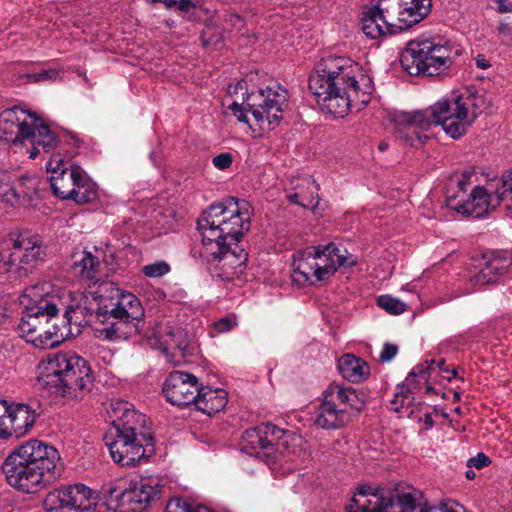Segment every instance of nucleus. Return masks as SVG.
<instances>
[{
    "instance_id": "22",
    "label": "nucleus",
    "mask_w": 512,
    "mask_h": 512,
    "mask_svg": "<svg viewBox=\"0 0 512 512\" xmlns=\"http://www.w3.org/2000/svg\"><path fill=\"white\" fill-rule=\"evenodd\" d=\"M393 504L394 499L389 490L363 484L354 494L346 510L347 512H386Z\"/></svg>"
},
{
    "instance_id": "31",
    "label": "nucleus",
    "mask_w": 512,
    "mask_h": 512,
    "mask_svg": "<svg viewBox=\"0 0 512 512\" xmlns=\"http://www.w3.org/2000/svg\"><path fill=\"white\" fill-rule=\"evenodd\" d=\"M63 324L59 326L57 323H53L51 327L44 328L33 339L32 344L40 349H49L58 346L65 338H67L71 331V325L68 324L67 320L63 317Z\"/></svg>"
},
{
    "instance_id": "6",
    "label": "nucleus",
    "mask_w": 512,
    "mask_h": 512,
    "mask_svg": "<svg viewBox=\"0 0 512 512\" xmlns=\"http://www.w3.org/2000/svg\"><path fill=\"white\" fill-rule=\"evenodd\" d=\"M112 427L104 436L111 458L122 466H135L154 453V438L144 426L145 416L127 401L111 403L108 410Z\"/></svg>"
},
{
    "instance_id": "17",
    "label": "nucleus",
    "mask_w": 512,
    "mask_h": 512,
    "mask_svg": "<svg viewBox=\"0 0 512 512\" xmlns=\"http://www.w3.org/2000/svg\"><path fill=\"white\" fill-rule=\"evenodd\" d=\"M106 496L118 506L129 504L148 505L159 497L161 492L160 479L157 476H134L118 478L104 487Z\"/></svg>"
},
{
    "instance_id": "25",
    "label": "nucleus",
    "mask_w": 512,
    "mask_h": 512,
    "mask_svg": "<svg viewBox=\"0 0 512 512\" xmlns=\"http://www.w3.org/2000/svg\"><path fill=\"white\" fill-rule=\"evenodd\" d=\"M228 403V393L221 388H212L199 384V395L194 407L209 416L223 410Z\"/></svg>"
},
{
    "instance_id": "52",
    "label": "nucleus",
    "mask_w": 512,
    "mask_h": 512,
    "mask_svg": "<svg viewBox=\"0 0 512 512\" xmlns=\"http://www.w3.org/2000/svg\"><path fill=\"white\" fill-rule=\"evenodd\" d=\"M388 147H389V146H388V143H386V142H381V143H379V145H378V149H379L381 152L386 151V150L388 149Z\"/></svg>"
},
{
    "instance_id": "54",
    "label": "nucleus",
    "mask_w": 512,
    "mask_h": 512,
    "mask_svg": "<svg viewBox=\"0 0 512 512\" xmlns=\"http://www.w3.org/2000/svg\"><path fill=\"white\" fill-rule=\"evenodd\" d=\"M325 59L328 60V61H335V60H338V59H342V57L336 56V55H330V56H328Z\"/></svg>"
},
{
    "instance_id": "3",
    "label": "nucleus",
    "mask_w": 512,
    "mask_h": 512,
    "mask_svg": "<svg viewBox=\"0 0 512 512\" xmlns=\"http://www.w3.org/2000/svg\"><path fill=\"white\" fill-rule=\"evenodd\" d=\"M490 105L484 93L467 87L459 95L440 99L425 110L399 113L395 135L404 145L419 148L428 139L426 132L439 125L452 139H459Z\"/></svg>"
},
{
    "instance_id": "39",
    "label": "nucleus",
    "mask_w": 512,
    "mask_h": 512,
    "mask_svg": "<svg viewBox=\"0 0 512 512\" xmlns=\"http://www.w3.org/2000/svg\"><path fill=\"white\" fill-rule=\"evenodd\" d=\"M0 199L11 206L19 202L20 196L13 184L10 182H0Z\"/></svg>"
},
{
    "instance_id": "11",
    "label": "nucleus",
    "mask_w": 512,
    "mask_h": 512,
    "mask_svg": "<svg viewBox=\"0 0 512 512\" xmlns=\"http://www.w3.org/2000/svg\"><path fill=\"white\" fill-rule=\"evenodd\" d=\"M300 442V437L289 430L271 423H261L245 430L242 435V450L263 457L268 465L273 468L283 467L285 473H288L299 465L302 450L297 445Z\"/></svg>"
},
{
    "instance_id": "32",
    "label": "nucleus",
    "mask_w": 512,
    "mask_h": 512,
    "mask_svg": "<svg viewBox=\"0 0 512 512\" xmlns=\"http://www.w3.org/2000/svg\"><path fill=\"white\" fill-rule=\"evenodd\" d=\"M101 262L99 258L88 250L81 251L75 256L72 264L73 273L80 279L96 281Z\"/></svg>"
},
{
    "instance_id": "46",
    "label": "nucleus",
    "mask_w": 512,
    "mask_h": 512,
    "mask_svg": "<svg viewBox=\"0 0 512 512\" xmlns=\"http://www.w3.org/2000/svg\"><path fill=\"white\" fill-rule=\"evenodd\" d=\"M419 420L424 422L427 430L432 429L434 426L432 412H430L429 410H426L423 413V416L419 418Z\"/></svg>"
},
{
    "instance_id": "7",
    "label": "nucleus",
    "mask_w": 512,
    "mask_h": 512,
    "mask_svg": "<svg viewBox=\"0 0 512 512\" xmlns=\"http://www.w3.org/2000/svg\"><path fill=\"white\" fill-rule=\"evenodd\" d=\"M470 176L463 174L456 179V190H448L446 206L462 216L483 218L490 210L503 206L512 213V168L495 184L477 185L468 191Z\"/></svg>"
},
{
    "instance_id": "4",
    "label": "nucleus",
    "mask_w": 512,
    "mask_h": 512,
    "mask_svg": "<svg viewBox=\"0 0 512 512\" xmlns=\"http://www.w3.org/2000/svg\"><path fill=\"white\" fill-rule=\"evenodd\" d=\"M58 450L38 439L14 448L1 469L7 483L26 494H35L55 482L61 475Z\"/></svg>"
},
{
    "instance_id": "16",
    "label": "nucleus",
    "mask_w": 512,
    "mask_h": 512,
    "mask_svg": "<svg viewBox=\"0 0 512 512\" xmlns=\"http://www.w3.org/2000/svg\"><path fill=\"white\" fill-rule=\"evenodd\" d=\"M436 370L449 374L447 380L451 381L452 378L457 376L455 368L449 370L446 368L444 359L425 361L416 365L408 374L404 382L397 386L393 399L391 400L390 409L401 412L403 409L409 413H413L410 409L414 403L416 396L425 388L427 393L433 391L432 386L429 384L432 373Z\"/></svg>"
},
{
    "instance_id": "2",
    "label": "nucleus",
    "mask_w": 512,
    "mask_h": 512,
    "mask_svg": "<svg viewBox=\"0 0 512 512\" xmlns=\"http://www.w3.org/2000/svg\"><path fill=\"white\" fill-rule=\"evenodd\" d=\"M250 223V206L245 200L231 197L211 204L197 220L200 240L191 247V257L205 265L212 277L233 280L243 272L248 260L239 242Z\"/></svg>"
},
{
    "instance_id": "41",
    "label": "nucleus",
    "mask_w": 512,
    "mask_h": 512,
    "mask_svg": "<svg viewBox=\"0 0 512 512\" xmlns=\"http://www.w3.org/2000/svg\"><path fill=\"white\" fill-rule=\"evenodd\" d=\"M235 326H237L236 316L230 314L215 321L212 325V330L216 333H225L232 330Z\"/></svg>"
},
{
    "instance_id": "19",
    "label": "nucleus",
    "mask_w": 512,
    "mask_h": 512,
    "mask_svg": "<svg viewBox=\"0 0 512 512\" xmlns=\"http://www.w3.org/2000/svg\"><path fill=\"white\" fill-rule=\"evenodd\" d=\"M97 505V493L82 483H76L50 491L44 501L46 512H55L63 508L77 511H89Z\"/></svg>"
},
{
    "instance_id": "50",
    "label": "nucleus",
    "mask_w": 512,
    "mask_h": 512,
    "mask_svg": "<svg viewBox=\"0 0 512 512\" xmlns=\"http://www.w3.org/2000/svg\"><path fill=\"white\" fill-rule=\"evenodd\" d=\"M465 476H466V478H467V479H469V480H473V479H475L476 474H475V472H474L473 470H471V468H469V469L466 471Z\"/></svg>"
},
{
    "instance_id": "12",
    "label": "nucleus",
    "mask_w": 512,
    "mask_h": 512,
    "mask_svg": "<svg viewBox=\"0 0 512 512\" xmlns=\"http://www.w3.org/2000/svg\"><path fill=\"white\" fill-rule=\"evenodd\" d=\"M357 256L335 243L318 245L293 254L291 278L299 287L330 278L339 267H353Z\"/></svg>"
},
{
    "instance_id": "33",
    "label": "nucleus",
    "mask_w": 512,
    "mask_h": 512,
    "mask_svg": "<svg viewBox=\"0 0 512 512\" xmlns=\"http://www.w3.org/2000/svg\"><path fill=\"white\" fill-rule=\"evenodd\" d=\"M99 198L97 184L82 170L70 200L77 204H87L96 201Z\"/></svg>"
},
{
    "instance_id": "24",
    "label": "nucleus",
    "mask_w": 512,
    "mask_h": 512,
    "mask_svg": "<svg viewBox=\"0 0 512 512\" xmlns=\"http://www.w3.org/2000/svg\"><path fill=\"white\" fill-rule=\"evenodd\" d=\"M22 78L29 83H51L56 80L73 79L83 83L88 82L86 72L77 66H60L59 68L50 67L41 72L26 73Z\"/></svg>"
},
{
    "instance_id": "57",
    "label": "nucleus",
    "mask_w": 512,
    "mask_h": 512,
    "mask_svg": "<svg viewBox=\"0 0 512 512\" xmlns=\"http://www.w3.org/2000/svg\"><path fill=\"white\" fill-rule=\"evenodd\" d=\"M480 68H487L488 66L486 65H483V66H479Z\"/></svg>"
},
{
    "instance_id": "26",
    "label": "nucleus",
    "mask_w": 512,
    "mask_h": 512,
    "mask_svg": "<svg viewBox=\"0 0 512 512\" xmlns=\"http://www.w3.org/2000/svg\"><path fill=\"white\" fill-rule=\"evenodd\" d=\"M162 338L161 350L169 363L177 365L179 360L174 359L175 357L184 358L192 353L186 333L182 329L168 330Z\"/></svg>"
},
{
    "instance_id": "30",
    "label": "nucleus",
    "mask_w": 512,
    "mask_h": 512,
    "mask_svg": "<svg viewBox=\"0 0 512 512\" xmlns=\"http://www.w3.org/2000/svg\"><path fill=\"white\" fill-rule=\"evenodd\" d=\"M512 278V262L494 259L485 264L476 276L479 284H497Z\"/></svg>"
},
{
    "instance_id": "9",
    "label": "nucleus",
    "mask_w": 512,
    "mask_h": 512,
    "mask_svg": "<svg viewBox=\"0 0 512 512\" xmlns=\"http://www.w3.org/2000/svg\"><path fill=\"white\" fill-rule=\"evenodd\" d=\"M432 0H372L362 16L363 32L376 39L412 27L430 13Z\"/></svg>"
},
{
    "instance_id": "23",
    "label": "nucleus",
    "mask_w": 512,
    "mask_h": 512,
    "mask_svg": "<svg viewBox=\"0 0 512 512\" xmlns=\"http://www.w3.org/2000/svg\"><path fill=\"white\" fill-rule=\"evenodd\" d=\"M12 418L15 438L26 435L41 415V405L37 401L30 403H13L8 405Z\"/></svg>"
},
{
    "instance_id": "29",
    "label": "nucleus",
    "mask_w": 512,
    "mask_h": 512,
    "mask_svg": "<svg viewBox=\"0 0 512 512\" xmlns=\"http://www.w3.org/2000/svg\"><path fill=\"white\" fill-rule=\"evenodd\" d=\"M338 371L341 376L351 383H359L370 374V367L366 361L353 355L344 354L338 360Z\"/></svg>"
},
{
    "instance_id": "47",
    "label": "nucleus",
    "mask_w": 512,
    "mask_h": 512,
    "mask_svg": "<svg viewBox=\"0 0 512 512\" xmlns=\"http://www.w3.org/2000/svg\"><path fill=\"white\" fill-rule=\"evenodd\" d=\"M174 6H177L181 11L188 12L194 7V4L192 0H176Z\"/></svg>"
},
{
    "instance_id": "35",
    "label": "nucleus",
    "mask_w": 512,
    "mask_h": 512,
    "mask_svg": "<svg viewBox=\"0 0 512 512\" xmlns=\"http://www.w3.org/2000/svg\"><path fill=\"white\" fill-rule=\"evenodd\" d=\"M410 76L442 78L448 75L449 66H401Z\"/></svg>"
},
{
    "instance_id": "51",
    "label": "nucleus",
    "mask_w": 512,
    "mask_h": 512,
    "mask_svg": "<svg viewBox=\"0 0 512 512\" xmlns=\"http://www.w3.org/2000/svg\"><path fill=\"white\" fill-rule=\"evenodd\" d=\"M7 407H8L7 401L6 400H0V414L2 412H7Z\"/></svg>"
},
{
    "instance_id": "21",
    "label": "nucleus",
    "mask_w": 512,
    "mask_h": 512,
    "mask_svg": "<svg viewBox=\"0 0 512 512\" xmlns=\"http://www.w3.org/2000/svg\"><path fill=\"white\" fill-rule=\"evenodd\" d=\"M46 169L50 173L49 181L53 194L61 200H70L83 169L78 165L68 167V163L59 152L51 154Z\"/></svg>"
},
{
    "instance_id": "40",
    "label": "nucleus",
    "mask_w": 512,
    "mask_h": 512,
    "mask_svg": "<svg viewBox=\"0 0 512 512\" xmlns=\"http://www.w3.org/2000/svg\"><path fill=\"white\" fill-rule=\"evenodd\" d=\"M15 437L14 426L10 411L0 414V439H9Z\"/></svg>"
},
{
    "instance_id": "8",
    "label": "nucleus",
    "mask_w": 512,
    "mask_h": 512,
    "mask_svg": "<svg viewBox=\"0 0 512 512\" xmlns=\"http://www.w3.org/2000/svg\"><path fill=\"white\" fill-rule=\"evenodd\" d=\"M40 368L39 385L57 396L81 399L93 385L88 362L71 352L49 355Z\"/></svg>"
},
{
    "instance_id": "49",
    "label": "nucleus",
    "mask_w": 512,
    "mask_h": 512,
    "mask_svg": "<svg viewBox=\"0 0 512 512\" xmlns=\"http://www.w3.org/2000/svg\"><path fill=\"white\" fill-rule=\"evenodd\" d=\"M149 3L151 4H154V3H163L165 6L167 7H172L175 5V2L176 0H147Z\"/></svg>"
},
{
    "instance_id": "27",
    "label": "nucleus",
    "mask_w": 512,
    "mask_h": 512,
    "mask_svg": "<svg viewBox=\"0 0 512 512\" xmlns=\"http://www.w3.org/2000/svg\"><path fill=\"white\" fill-rule=\"evenodd\" d=\"M287 200L290 203L301 206L304 209H313L318 203V185L312 177L298 179L292 191L287 192Z\"/></svg>"
},
{
    "instance_id": "14",
    "label": "nucleus",
    "mask_w": 512,
    "mask_h": 512,
    "mask_svg": "<svg viewBox=\"0 0 512 512\" xmlns=\"http://www.w3.org/2000/svg\"><path fill=\"white\" fill-rule=\"evenodd\" d=\"M46 257L42 237L29 230L12 232L0 241V274L26 275Z\"/></svg>"
},
{
    "instance_id": "10",
    "label": "nucleus",
    "mask_w": 512,
    "mask_h": 512,
    "mask_svg": "<svg viewBox=\"0 0 512 512\" xmlns=\"http://www.w3.org/2000/svg\"><path fill=\"white\" fill-rule=\"evenodd\" d=\"M0 140L30 147V159H35L41 152L51 153L55 149L60 151L63 144V138L41 118L18 106L0 113Z\"/></svg>"
},
{
    "instance_id": "36",
    "label": "nucleus",
    "mask_w": 512,
    "mask_h": 512,
    "mask_svg": "<svg viewBox=\"0 0 512 512\" xmlns=\"http://www.w3.org/2000/svg\"><path fill=\"white\" fill-rule=\"evenodd\" d=\"M377 305L386 312L394 315L401 314L406 311L405 302L390 295H381L377 299Z\"/></svg>"
},
{
    "instance_id": "15",
    "label": "nucleus",
    "mask_w": 512,
    "mask_h": 512,
    "mask_svg": "<svg viewBox=\"0 0 512 512\" xmlns=\"http://www.w3.org/2000/svg\"><path fill=\"white\" fill-rule=\"evenodd\" d=\"M359 409L355 389L339 383H331L322 393L315 424L322 429L341 428L349 421L352 412Z\"/></svg>"
},
{
    "instance_id": "13",
    "label": "nucleus",
    "mask_w": 512,
    "mask_h": 512,
    "mask_svg": "<svg viewBox=\"0 0 512 512\" xmlns=\"http://www.w3.org/2000/svg\"><path fill=\"white\" fill-rule=\"evenodd\" d=\"M288 104V91L279 83L268 85L252 94L246 103L247 110L241 104L233 101L227 109L241 123L248 124V112L251 113L255 123L263 131L273 130L283 118V111Z\"/></svg>"
},
{
    "instance_id": "55",
    "label": "nucleus",
    "mask_w": 512,
    "mask_h": 512,
    "mask_svg": "<svg viewBox=\"0 0 512 512\" xmlns=\"http://www.w3.org/2000/svg\"><path fill=\"white\" fill-rule=\"evenodd\" d=\"M475 78H476V79H479V80H483V79H485V76H484V75H482V74H476V75H475Z\"/></svg>"
},
{
    "instance_id": "37",
    "label": "nucleus",
    "mask_w": 512,
    "mask_h": 512,
    "mask_svg": "<svg viewBox=\"0 0 512 512\" xmlns=\"http://www.w3.org/2000/svg\"><path fill=\"white\" fill-rule=\"evenodd\" d=\"M171 271L170 264L165 260H157L144 265L141 272L148 278H160Z\"/></svg>"
},
{
    "instance_id": "42",
    "label": "nucleus",
    "mask_w": 512,
    "mask_h": 512,
    "mask_svg": "<svg viewBox=\"0 0 512 512\" xmlns=\"http://www.w3.org/2000/svg\"><path fill=\"white\" fill-rule=\"evenodd\" d=\"M234 157L230 152H222L212 158L213 166L221 171L227 170L233 163Z\"/></svg>"
},
{
    "instance_id": "18",
    "label": "nucleus",
    "mask_w": 512,
    "mask_h": 512,
    "mask_svg": "<svg viewBox=\"0 0 512 512\" xmlns=\"http://www.w3.org/2000/svg\"><path fill=\"white\" fill-rule=\"evenodd\" d=\"M462 48L449 42L438 44L431 39L411 40L400 54L401 64H427L428 60L436 64L454 63L462 55Z\"/></svg>"
},
{
    "instance_id": "43",
    "label": "nucleus",
    "mask_w": 512,
    "mask_h": 512,
    "mask_svg": "<svg viewBox=\"0 0 512 512\" xmlns=\"http://www.w3.org/2000/svg\"><path fill=\"white\" fill-rule=\"evenodd\" d=\"M491 463L490 458L483 452L477 453L476 456L471 457L467 461V467L468 468H476V469H482L484 467H487Z\"/></svg>"
},
{
    "instance_id": "38",
    "label": "nucleus",
    "mask_w": 512,
    "mask_h": 512,
    "mask_svg": "<svg viewBox=\"0 0 512 512\" xmlns=\"http://www.w3.org/2000/svg\"><path fill=\"white\" fill-rule=\"evenodd\" d=\"M166 512H213L201 505H190L183 499H172L166 506Z\"/></svg>"
},
{
    "instance_id": "56",
    "label": "nucleus",
    "mask_w": 512,
    "mask_h": 512,
    "mask_svg": "<svg viewBox=\"0 0 512 512\" xmlns=\"http://www.w3.org/2000/svg\"><path fill=\"white\" fill-rule=\"evenodd\" d=\"M501 11H508V9L506 8V6H503V8L501 9Z\"/></svg>"
},
{
    "instance_id": "45",
    "label": "nucleus",
    "mask_w": 512,
    "mask_h": 512,
    "mask_svg": "<svg viewBox=\"0 0 512 512\" xmlns=\"http://www.w3.org/2000/svg\"><path fill=\"white\" fill-rule=\"evenodd\" d=\"M419 287H420L419 281H412V282L402 286L401 290L411 293L416 298V300H419Z\"/></svg>"
},
{
    "instance_id": "1",
    "label": "nucleus",
    "mask_w": 512,
    "mask_h": 512,
    "mask_svg": "<svg viewBox=\"0 0 512 512\" xmlns=\"http://www.w3.org/2000/svg\"><path fill=\"white\" fill-rule=\"evenodd\" d=\"M74 302V293L48 282L27 287L21 296L24 310L17 326L20 337L32 343L43 325H48L60 310H64L67 323L75 326L94 318L101 325L96 330L111 341L126 340L140 331L144 316L140 300L112 281L101 282L85 293L83 303Z\"/></svg>"
},
{
    "instance_id": "34",
    "label": "nucleus",
    "mask_w": 512,
    "mask_h": 512,
    "mask_svg": "<svg viewBox=\"0 0 512 512\" xmlns=\"http://www.w3.org/2000/svg\"><path fill=\"white\" fill-rule=\"evenodd\" d=\"M402 504L404 506L402 512H429L422 508H417L414 505L413 497L409 494L403 495ZM438 509L440 512H467L466 508L462 504L452 499L440 501Z\"/></svg>"
},
{
    "instance_id": "5",
    "label": "nucleus",
    "mask_w": 512,
    "mask_h": 512,
    "mask_svg": "<svg viewBox=\"0 0 512 512\" xmlns=\"http://www.w3.org/2000/svg\"><path fill=\"white\" fill-rule=\"evenodd\" d=\"M344 66L329 71L326 66L310 74L308 86L323 113L344 118L352 108L361 110L371 99L372 78L366 73H344Z\"/></svg>"
},
{
    "instance_id": "44",
    "label": "nucleus",
    "mask_w": 512,
    "mask_h": 512,
    "mask_svg": "<svg viewBox=\"0 0 512 512\" xmlns=\"http://www.w3.org/2000/svg\"><path fill=\"white\" fill-rule=\"evenodd\" d=\"M398 353V347L395 344L385 343L380 353L382 362H390Z\"/></svg>"
},
{
    "instance_id": "53",
    "label": "nucleus",
    "mask_w": 512,
    "mask_h": 512,
    "mask_svg": "<svg viewBox=\"0 0 512 512\" xmlns=\"http://www.w3.org/2000/svg\"><path fill=\"white\" fill-rule=\"evenodd\" d=\"M476 64H487V61L483 55H478Z\"/></svg>"
},
{
    "instance_id": "28",
    "label": "nucleus",
    "mask_w": 512,
    "mask_h": 512,
    "mask_svg": "<svg viewBox=\"0 0 512 512\" xmlns=\"http://www.w3.org/2000/svg\"><path fill=\"white\" fill-rule=\"evenodd\" d=\"M221 17L214 15L209 22H207L205 29L201 34V40L204 46H217L223 39V32L227 30V26L240 30L244 24L243 19L239 15H230L229 19L219 23Z\"/></svg>"
},
{
    "instance_id": "48",
    "label": "nucleus",
    "mask_w": 512,
    "mask_h": 512,
    "mask_svg": "<svg viewBox=\"0 0 512 512\" xmlns=\"http://www.w3.org/2000/svg\"><path fill=\"white\" fill-rule=\"evenodd\" d=\"M8 318V311L3 302L0 301V324Z\"/></svg>"
},
{
    "instance_id": "20",
    "label": "nucleus",
    "mask_w": 512,
    "mask_h": 512,
    "mask_svg": "<svg viewBox=\"0 0 512 512\" xmlns=\"http://www.w3.org/2000/svg\"><path fill=\"white\" fill-rule=\"evenodd\" d=\"M199 384L198 378L191 373L172 371L163 382L162 393L171 405L185 408L197 400Z\"/></svg>"
}]
</instances>
